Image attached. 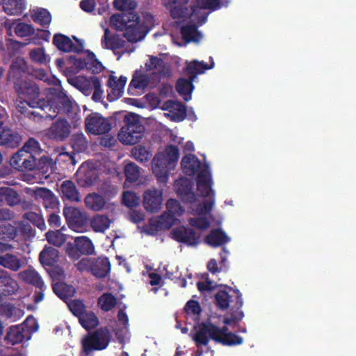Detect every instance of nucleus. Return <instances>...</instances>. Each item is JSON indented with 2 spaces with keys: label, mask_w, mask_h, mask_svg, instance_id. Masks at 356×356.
I'll list each match as a JSON object with an SVG mask.
<instances>
[{
  "label": "nucleus",
  "mask_w": 356,
  "mask_h": 356,
  "mask_svg": "<svg viewBox=\"0 0 356 356\" xmlns=\"http://www.w3.org/2000/svg\"><path fill=\"white\" fill-rule=\"evenodd\" d=\"M228 289L236 294V300L231 308L230 316L224 318L225 325L222 327L216 325L209 320L200 323L197 332L193 337V340L197 346H207L210 339L227 346L241 345L243 342V339L241 337L229 332L227 326L232 322L241 321L244 317V314L241 310L243 304L242 294L238 289H233L230 286Z\"/></svg>",
  "instance_id": "1"
},
{
  "label": "nucleus",
  "mask_w": 356,
  "mask_h": 356,
  "mask_svg": "<svg viewBox=\"0 0 356 356\" xmlns=\"http://www.w3.org/2000/svg\"><path fill=\"white\" fill-rule=\"evenodd\" d=\"M113 6L124 12L117 19L124 29V37L132 43L143 39L148 30L139 15L132 10L136 7V2L134 0H114Z\"/></svg>",
  "instance_id": "2"
},
{
  "label": "nucleus",
  "mask_w": 356,
  "mask_h": 356,
  "mask_svg": "<svg viewBox=\"0 0 356 356\" xmlns=\"http://www.w3.org/2000/svg\"><path fill=\"white\" fill-rule=\"evenodd\" d=\"M179 149L176 145L166 146L164 152L157 153L152 161V169L161 186H165L169 173L174 170L179 159Z\"/></svg>",
  "instance_id": "3"
},
{
  "label": "nucleus",
  "mask_w": 356,
  "mask_h": 356,
  "mask_svg": "<svg viewBox=\"0 0 356 356\" xmlns=\"http://www.w3.org/2000/svg\"><path fill=\"white\" fill-rule=\"evenodd\" d=\"M14 88L19 97L23 99V102H29L32 109L39 108L44 111L47 106V100L40 98V88L35 83L17 79L14 81Z\"/></svg>",
  "instance_id": "4"
},
{
  "label": "nucleus",
  "mask_w": 356,
  "mask_h": 356,
  "mask_svg": "<svg viewBox=\"0 0 356 356\" xmlns=\"http://www.w3.org/2000/svg\"><path fill=\"white\" fill-rule=\"evenodd\" d=\"M124 125L119 134V140L126 145H134L140 142L143 136L145 128L138 115L129 113L124 118Z\"/></svg>",
  "instance_id": "5"
},
{
  "label": "nucleus",
  "mask_w": 356,
  "mask_h": 356,
  "mask_svg": "<svg viewBox=\"0 0 356 356\" xmlns=\"http://www.w3.org/2000/svg\"><path fill=\"white\" fill-rule=\"evenodd\" d=\"M111 333L107 327H100L89 333L81 341L82 349L86 354L94 350H102L108 346Z\"/></svg>",
  "instance_id": "6"
},
{
  "label": "nucleus",
  "mask_w": 356,
  "mask_h": 356,
  "mask_svg": "<svg viewBox=\"0 0 356 356\" xmlns=\"http://www.w3.org/2000/svg\"><path fill=\"white\" fill-rule=\"evenodd\" d=\"M66 254L73 261H76L83 255H91L95 252L92 241L86 236H78L73 241H68L65 247Z\"/></svg>",
  "instance_id": "7"
},
{
  "label": "nucleus",
  "mask_w": 356,
  "mask_h": 356,
  "mask_svg": "<svg viewBox=\"0 0 356 356\" xmlns=\"http://www.w3.org/2000/svg\"><path fill=\"white\" fill-rule=\"evenodd\" d=\"M47 106L43 111L45 118L53 120L58 115H69L72 112V102L64 93L55 95L51 101H47Z\"/></svg>",
  "instance_id": "8"
},
{
  "label": "nucleus",
  "mask_w": 356,
  "mask_h": 356,
  "mask_svg": "<svg viewBox=\"0 0 356 356\" xmlns=\"http://www.w3.org/2000/svg\"><path fill=\"white\" fill-rule=\"evenodd\" d=\"M86 130L95 135H101L108 133L111 125L108 120L98 113H92L85 120Z\"/></svg>",
  "instance_id": "9"
},
{
  "label": "nucleus",
  "mask_w": 356,
  "mask_h": 356,
  "mask_svg": "<svg viewBox=\"0 0 356 356\" xmlns=\"http://www.w3.org/2000/svg\"><path fill=\"white\" fill-rule=\"evenodd\" d=\"M171 235L172 239L188 246H196L200 243L201 234L183 225L173 229Z\"/></svg>",
  "instance_id": "10"
},
{
  "label": "nucleus",
  "mask_w": 356,
  "mask_h": 356,
  "mask_svg": "<svg viewBox=\"0 0 356 356\" xmlns=\"http://www.w3.org/2000/svg\"><path fill=\"white\" fill-rule=\"evenodd\" d=\"M73 38L78 42L74 44L72 40L66 35L62 33H56L52 40L53 44L57 47V49L63 52H74L76 54H80L83 50V44L76 37Z\"/></svg>",
  "instance_id": "11"
},
{
  "label": "nucleus",
  "mask_w": 356,
  "mask_h": 356,
  "mask_svg": "<svg viewBox=\"0 0 356 356\" xmlns=\"http://www.w3.org/2000/svg\"><path fill=\"white\" fill-rule=\"evenodd\" d=\"M63 215L69 227L74 230L84 227L88 222L86 214L76 207H65Z\"/></svg>",
  "instance_id": "12"
},
{
  "label": "nucleus",
  "mask_w": 356,
  "mask_h": 356,
  "mask_svg": "<svg viewBox=\"0 0 356 356\" xmlns=\"http://www.w3.org/2000/svg\"><path fill=\"white\" fill-rule=\"evenodd\" d=\"M163 202V190L152 188L143 193V207L147 212L155 213L160 210Z\"/></svg>",
  "instance_id": "13"
},
{
  "label": "nucleus",
  "mask_w": 356,
  "mask_h": 356,
  "mask_svg": "<svg viewBox=\"0 0 356 356\" xmlns=\"http://www.w3.org/2000/svg\"><path fill=\"white\" fill-rule=\"evenodd\" d=\"M193 181L182 177L175 182V190L178 197L186 203L193 204L196 202V195L193 191Z\"/></svg>",
  "instance_id": "14"
},
{
  "label": "nucleus",
  "mask_w": 356,
  "mask_h": 356,
  "mask_svg": "<svg viewBox=\"0 0 356 356\" xmlns=\"http://www.w3.org/2000/svg\"><path fill=\"white\" fill-rule=\"evenodd\" d=\"M70 124L65 119L59 118L48 129L47 135L56 141H63L70 134Z\"/></svg>",
  "instance_id": "15"
},
{
  "label": "nucleus",
  "mask_w": 356,
  "mask_h": 356,
  "mask_svg": "<svg viewBox=\"0 0 356 356\" xmlns=\"http://www.w3.org/2000/svg\"><path fill=\"white\" fill-rule=\"evenodd\" d=\"M33 196L36 201L42 204L47 209H57L59 202L57 197L49 189L43 187H38L33 191Z\"/></svg>",
  "instance_id": "16"
},
{
  "label": "nucleus",
  "mask_w": 356,
  "mask_h": 356,
  "mask_svg": "<svg viewBox=\"0 0 356 356\" xmlns=\"http://www.w3.org/2000/svg\"><path fill=\"white\" fill-rule=\"evenodd\" d=\"M126 76H120L118 79L114 75L111 74L107 81V99L109 102H114L120 98L124 92V88L127 83Z\"/></svg>",
  "instance_id": "17"
},
{
  "label": "nucleus",
  "mask_w": 356,
  "mask_h": 356,
  "mask_svg": "<svg viewBox=\"0 0 356 356\" xmlns=\"http://www.w3.org/2000/svg\"><path fill=\"white\" fill-rule=\"evenodd\" d=\"M204 169L197 177V188L200 195L204 197L214 195V191L211 188L213 181L211 175L209 170V165H204Z\"/></svg>",
  "instance_id": "18"
},
{
  "label": "nucleus",
  "mask_w": 356,
  "mask_h": 356,
  "mask_svg": "<svg viewBox=\"0 0 356 356\" xmlns=\"http://www.w3.org/2000/svg\"><path fill=\"white\" fill-rule=\"evenodd\" d=\"M19 288L17 282L7 271L0 268V297L14 295Z\"/></svg>",
  "instance_id": "19"
},
{
  "label": "nucleus",
  "mask_w": 356,
  "mask_h": 356,
  "mask_svg": "<svg viewBox=\"0 0 356 356\" xmlns=\"http://www.w3.org/2000/svg\"><path fill=\"white\" fill-rule=\"evenodd\" d=\"M21 140V136L17 132L3 126V122L0 121V145L14 148L19 145Z\"/></svg>",
  "instance_id": "20"
},
{
  "label": "nucleus",
  "mask_w": 356,
  "mask_h": 356,
  "mask_svg": "<svg viewBox=\"0 0 356 356\" xmlns=\"http://www.w3.org/2000/svg\"><path fill=\"white\" fill-rule=\"evenodd\" d=\"M163 109L168 111L171 120L181 122L186 116V108L180 102L169 100L164 103Z\"/></svg>",
  "instance_id": "21"
},
{
  "label": "nucleus",
  "mask_w": 356,
  "mask_h": 356,
  "mask_svg": "<svg viewBox=\"0 0 356 356\" xmlns=\"http://www.w3.org/2000/svg\"><path fill=\"white\" fill-rule=\"evenodd\" d=\"M31 108H32L30 106L29 102L17 100L16 109L22 117L33 122H40L42 119L45 118V113L44 111H36Z\"/></svg>",
  "instance_id": "22"
},
{
  "label": "nucleus",
  "mask_w": 356,
  "mask_h": 356,
  "mask_svg": "<svg viewBox=\"0 0 356 356\" xmlns=\"http://www.w3.org/2000/svg\"><path fill=\"white\" fill-rule=\"evenodd\" d=\"M60 196L63 200L79 202L81 200L80 193L75 184L71 180L63 181L60 186Z\"/></svg>",
  "instance_id": "23"
},
{
  "label": "nucleus",
  "mask_w": 356,
  "mask_h": 356,
  "mask_svg": "<svg viewBox=\"0 0 356 356\" xmlns=\"http://www.w3.org/2000/svg\"><path fill=\"white\" fill-rule=\"evenodd\" d=\"M210 58L212 59L211 57ZM213 67L214 62L213 60H211L210 65L205 64L203 61L194 60L187 63L184 72L188 75V78L195 81L198 74H203L207 70L212 69Z\"/></svg>",
  "instance_id": "24"
},
{
  "label": "nucleus",
  "mask_w": 356,
  "mask_h": 356,
  "mask_svg": "<svg viewBox=\"0 0 356 356\" xmlns=\"http://www.w3.org/2000/svg\"><path fill=\"white\" fill-rule=\"evenodd\" d=\"M111 264L108 257L92 259L91 273L96 277L104 278L110 273Z\"/></svg>",
  "instance_id": "25"
},
{
  "label": "nucleus",
  "mask_w": 356,
  "mask_h": 356,
  "mask_svg": "<svg viewBox=\"0 0 356 356\" xmlns=\"http://www.w3.org/2000/svg\"><path fill=\"white\" fill-rule=\"evenodd\" d=\"M39 260L45 268L54 266L59 261V251L51 246H45L39 254Z\"/></svg>",
  "instance_id": "26"
},
{
  "label": "nucleus",
  "mask_w": 356,
  "mask_h": 356,
  "mask_svg": "<svg viewBox=\"0 0 356 356\" xmlns=\"http://www.w3.org/2000/svg\"><path fill=\"white\" fill-rule=\"evenodd\" d=\"M92 76L87 78L83 76H77L67 79L68 83L79 90L83 95L89 96L92 92L93 84Z\"/></svg>",
  "instance_id": "27"
},
{
  "label": "nucleus",
  "mask_w": 356,
  "mask_h": 356,
  "mask_svg": "<svg viewBox=\"0 0 356 356\" xmlns=\"http://www.w3.org/2000/svg\"><path fill=\"white\" fill-rule=\"evenodd\" d=\"M181 165L185 175L193 176L199 171L201 163L195 155L188 154L183 157Z\"/></svg>",
  "instance_id": "28"
},
{
  "label": "nucleus",
  "mask_w": 356,
  "mask_h": 356,
  "mask_svg": "<svg viewBox=\"0 0 356 356\" xmlns=\"http://www.w3.org/2000/svg\"><path fill=\"white\" fill-rule=\"evenodd\" d=\"M229 236L221 229H212L205 237V243L216 248L223 245L229 241Z\"/></svg>",
  "instance_id": "29"
},
{
  "label": "nucleus",
  "mask_w": 356,
  "mask_h": 356,
  "mask_svg": "<svg viewBox=\"0 0 356 356\" xmlns=\"http://www.w3.org/2000/svg\"><path fill=\"white\" fill-rule=\"evenodd\" d=\"M109 33L108 29H106L102 39V45L104 48L116 50L124 47L125 41L119 35L115 34L109 37Z\"/></svg>",
  "instance_id": "30"
},
{
  "label": "nucleus",
  "mask_w": 356,
  "mask_h": 356,
  "mask_svg": "<svg viewBox=\"0 0 356 356\" xmlns=\"http://www.w3.org/2000/svg\"><path fill=\"white\" fill-rule=\"evenodd\" d=\"M145 67L147 71L157 70L161 76H167L170 74L169 66L162 58L154 56H149V60L145 63Z\"/></svg>",
  "instance_id": "31"
},
{
  "label": "nucleus",
  "mask_w": 356,
  "mask_h": 356,
  "mask_svg": "<svg viewBox=\"0 0 356 356\" xmlns=\"http://www.w3.org/2000/svg\"><path fill=\"white\" fill-rule=\"evenodd\" d=\"M5 13L10 15H21L26 8L24 0H0Z\"/></svg>",
  "instance_id": "32"
},
{
  "label": "nucleus",
  "mask_w": 356,
  "mask_h": 356,
  "mask_svg": "<svg viewBox=\"0 0 356 356\" xmlns=\"http://www.w3.org/2000/svg\"><path fill=\"white\" fill-rule=\"evenodd\" d=\"M194 80L188 78H180L176 83L177 92L183 97L184 101L188 102L191 99V93L194 89L193 82Z\"/></svg>",
  "instance_id": "33"
},
{
  "label": "nucleus",
  "mask_w": 356,
  "mask_h": 356,
  "mask_svg": "<svg viewBox=\"0 0 356 356\" xmlns=\"http://www.w3.org/2000/svg\"><path fill=\"white\" fill-rule=\"evenodd\" d=\"M20 276L26 283L30 284L38 289L44 288V283L42 277L34 269H26L20 273Z\"/></svg>",
  "instance_id": "34"
},
{
  "label": "nucleus",
  "mask_w": 356,
  "mask_h": 356,
  "mask_svg": "<svg viewBox=\"0 0 356 356\" xmlns=\"http://www.w3.org/2000/svg\"><path fill=\"white\" fill-rule=\"evenodd\" d=\"M84 202L88 209L98 211L104 207L106 200L102 195L97 193H92L86 196Z\"/></svg>",
  "instance_id": "35"
},
{
  "label": "nucleus",
  "mask_w": 356,
  "mask_h": 356,
  "mask_svg": "<svg viewBox=\"0 0 356 356\" xmlns=\"http://www.w3.org/2000/svg\"><path fill=\"white\" fill-rule=\"evenodd\" d=\"M149 83V76L140 70H136L129 85L128 92L131 93L132 89L143 90L147 88Z\"/></svg>",
  "instance_id": "36"
},
{
  "label": "nucleus",
  "mask_w": 356,
  "mask_h": 356,
  "mask_svg": "<svg viewBox=\"0 0 356 356\" xmlns=\"http://www.w3.org/2000/svg\"><path fill=\"white\" fill-rule=\"evenodd\" d=\"M54 293L61 300H66L72 297L75 289L71 286L63 282H57L52 284Z\"/></svg>",
  "instance_id": "37"
},
{
  "label": "nucleus",
  "mask_w": 356,
  "mask_h": 356,
  "mask_svg": "<svg viewBox=\"0 0 356 356\" xmlns=\"http://www.w3.org/2000/svg\"><path fill=\"white\" fill-rule=\"evenodd\" d=\"M0 265L12 271H17L22 267V260L16 255L6 253L0 256Z\"/></svg>",
  "instance_id": "38"
},
{
  "label": "nucleus",
  "mask_w": 356,
  "mask_h": 356,
  "mask_svg": "<svg viewBox=\"0 0 356 356\" xmlns=\"http://www.w3.org/2000/svg\"><path fill=\"white\" fill-rule=\"evenodd\" d=\"M181 34L183 39L187 42H198L202 38V35L195 24L183 26L181 28Z\"/></svg>",
  "instance_id": "39"
},
{
  "label": "nucleus",
  "mask_w": 356,
  "mask_h": 356,
  "mask_svg": "<svg viewBox=\"0 0 356 356\" xmlns=\"http://www.w3.org/2000/svg\"><path fill=\"white\" fill-rule=\"evenodd\" d=\"M0 196L10 207H15L20 203V195L15 189L10 187L0 188Z\"/></svg>",
  "instance_id": "40"
},
{
  "label": "nucleus",
  "mask_w": 356,
  "mask_h": 356,
  "mask_svg": "<svg viewBox=\"0 0 356 356\" xmlns=\"http://www.w3.org/2000/svg\"><path fill=\"white\" fill-rule=\"evenodd\" d=\"M163 2L165 7L170 10L173 19H181L185 16L187 8L177 5L178 0H163Z\"/></svg>",
  "instance_id": "41"
},
{
  "label": "nucleus",
  "mask_w": 356,
  "mask_h": 356,
  "mask_svg": "<svg viewBox=\"0 0 356 356\" xmlns=\"http://www.w3.org/2000/svg\"><path fill=\"white\" fill-rule=\"evenodd\" d=\"M81 326L87 330L95 328L99 324L96 314L92 311L86 310L79 318Z\"/></svg>",
  "instance_id": "42"
},
{
  "label": "nucleus",
  "mask_w": 356,
  "mask_h": 356,
  "mask_svg": "<svg viewBox=\"0 0 356 356\" xmlns=\"http://www.w3.org/2000/svg\"><path fill=\"white\" fill-rule=\"evenodd\" d=\"M26 70V62L22 58H16L13 60L10 66V70L8 72L9 78H13L17 80V79H21L22 76V74L25 72Z\"/></svg>",
  "instance_id": "43"
},
{
  "label": "nucleus",
  "mask_w": 356,
  "mask_h": 356,
  "mask_svg": "<svg viewBox=\"0 0 356 356\" xmlns=\"http://www.w3.org/2000/svg\"><path fill=\"white\" fill-rule=\"evenodd\" d=\"M111 225V220L106 216L96 215L90 222L92 229L96 232H104L108 229Z\"/></svg>",
  "instance_id": "44"
},
{
  "label": "nucleus",
  "mask_w": 356,
  "mask_h": 356,
  "mask_svg": "<svg viewBox=\"0 0 356 356\" xmlns=\"http://www.w3.org/2000/svg\"><path fill=\"white\" fill-rule=\"evenodd\" d=\"M117 298L111 293H104L97 299V305L104 312H109L115 307Z\"/></svg>",
  "instance_id": "45"
},
{
  "label": "nucleus",
  "mask_w": 356,
  "mask_h": 356,
  "mask_svg": "<svg viewBox=\"0 0 356 356\" xmlns=\"http://www.w3.org/2000/svg\"><path fill=\"white\" fill-rule=\"evenodd\" d=\"M34 22L42 25L44 27H48L51 21L50 13L45 8H39L31 16Z\"/></svg>",
  "instance_id": "46"
},
{
  "label": "nucleus",
  "mask_w": 356,
  "mask_h": 356,
  "mask_svg": "<svg viewBox=\"0 0 356 356\" xmlns=\"http://www.w3.org/2000/svg\"><path fill=\"white\" fill-rule=\"evenodd\" d=\"M24 336L17 326H12L8 330L5 337L7 343L15 345L23 341Z\"/></svg>",
  "instance_id": "47"
},
{
  "label": "nucleus",
  "mask_w": 356,
  "mask_h": 356,
  "mask_svg": "<svg viewBox=\"0 0 356 356\" xmlns=\"http://www.w3.org/2000/svg\"><path fill=\"white\" fill-rule=\"evenodd\" d=\"M231 302V296L225 290H220L215 295L216 305L220 310L227 309Z\"/></svg>",
  "instance_id": "48"
},
{
  "label": "nucleus",
  "mask_w": 356,
  "mask_h": 356,
  "mask_svg": "<svg viewBox=\"0 0 356 356\" xmlns=\"http://www.w3.org/2000/svg\"><path fill=\"white\" fill-rule=\"evenodd\" d=\"M54 162L48 156H41L36 165V168L43 175L47 177V174L51 173Z\"/></svg>",
  "instance_id": "49"
},
{
  "label": "nucleus",
  "mask_w": 356,
  "mask_h": 356,
  "mask_svg": "<svg viewBox=\"0 0 356 356\" xmlns=\"http://www.w3.org/2000/svg\"><path fill=\"white\" fill-rule=\"evenodd\" d=\"M87 54V70L96 74L102 72L104 68L102 63L96 58L95 54L90 50L86 51Z\"/></svg>",
  "instance_id": "50"
},
{
  "label": "nucleus",
  "mask_w": 356,
  "mask_h": 356,
  "mask_svg": "<svg viewBox=\"0 0 356 356\" xmlns=\"http://www.w3.org/2000/svg\"><path fill=\"white\" fill-rule=\"evenodd\" d=\"M46 238L49 243L56 247L62 246L66 241L65 234L61 233L59 230L49 231L46 234Z\"/></svg>",
  "instance_id": "51"
},
{
  "label": "nucleus",
  "mask_w": 356,
  "mask_h": 356,
  "mask_svg": "<svg viewBox=\"0 0 356 356\" xmlns=\"http://www.w3.org/2000/svg\"><path fill=\"white\" fill-rule=\"evenodd\" d=\"M131 154L134 158L140 163H146L151 157L150 152L142 145L135 147L132 149Z\"/></svg>",
  "instance_id": "52"
},
{
  "label": "nucleus",
  "mask_w": 356,
  "mask_h": 356,
  "mask_svg": "<svg viewBox=\"0 0 356 356\" xmlns=\"http://www.w3.org/2000/svg\"><path fill=\"white\" fill-rule=\"evenodd\" d=\"M126 180L133 183L138 180L140 176L139 167L134 163H129L124 167Z\"/></svg>",
  "instance_id": "53"
},
{
  "label": "nucleus",
  "mask_w": 356,
  "mask_h": 356,
  "mask_svg": "<svg viewBox=\"0 0 356 356\" xmlns=\"http://www.w3.org/2000/svg\"><path fill=\"white\" fill-rule=\"evenodd\" d=\"M177 220V217L168 212H164L157 220V227L160 229H170Z\"/></svg>",
  "instance_id": "54"
},
{
  "label": "nucleus",
  "mask_w": 356,
  "mask_h": 356,
  "mask_svg": "<svg viewBox=\"0 0 356 356\" xmlns=\"http://www.w3.org/2000/svg\"><path fill=\"white\" fill-rule=\"evenodd\" d=\"M17 236V229L15 226L7 224H0V238L13 240Z\"/></svg>",
  "instance_id": "55"
},
{
  "label": "nucleus",
  "mask_w": 356,
  "mask_h": 356,
  "mask_svg": "<svg viewBox=\"0 0 356 356\" xmlns=\"http://www.w3.org/2000/svg\"><path fill=\"white\" fill-rule=\"evenodd\" d=\"M67 306L71 312L76 316L78 319L87 310L86 305L81 300H72L67 304Z\"/></svg>",
  "instance_id": "56"
},
{
  "label": "nucleus",
  "mask_w": 356,
  "mask_h": 356,
  "mask_svg": "<svg viewBox=\"0 0 356 356\" xmlns=\"http://www.w3.org/2000/svg\"><path fill=\"white\" fill-rule=\"evenodd\" d=\"M23 218L29 220L41 230L44 229L46 227L43 218L37 213L32 211L26 212L24 214Z\"/></svg>",
  "instance_id": "57"
},
{
  "label": "nucleus",
  "mask_w": 356,
  "mask_h": 356,
  "mask_svg": "<svg viewBox=\"0 0 356 356\" xmlns=\"http://www.w3.org/2000/svg\"><path fill=\"white\" fill-rule=\"evenodd\" d=\"M24 150L29 154H32L33 156H36L41 153V148L40 143L38 140L34 139L33 138H29L22 147Z\"/></svg>",
  "instance_id": "58"
},
{
  "label": "nucleus",
  "mask_w": 356,
  "mask_h": 356,
  "mask_svg": "<svg viewBox=\"0 0 356 356\" xmlns=\"http://www.w3.org/2000/svg\"><path fill=\"white\" fill-rule=\"evenodd\" d=\"M122 201L126 207L134 208L139 205L140 199L136 193L127 191L123 193Z\"/></svg>",
  "instance_id": "59"
},
{
  "label": "nucleus",
  "mask_w": 356,
  "mask_h": 356,
  "mask_svg": "<svg viewBox=\"0 0 356 356\" xmlns=\"http://www.w3.org/2000/svg\"><path fill=\"white\" fill-rule=\"evenodd\" d=\"M15 33L18 37L24 38L33 35L35 29L31 24L20 22L15 26Z\"/></svg>",
  "instance_id": "60"
},
{
  "label": "nucleus",
  "mask_w": 356,
  "mask_h": 356,
  "mask_svg": "<svg viewBox=\"0 0 356 356\" xmlns=\"http://www.w3.org/2000/svg\"><path fill=\"white\" fill-rule=\"evenodd\" d=\"M167 212L171 213L175 217L181 216L184 211V209L181 206L179 201L175 199H169L166 202Z\"/></svg>",
  "instance_id": "61"
},
{
  "label": "nucleus",
  "mask_w": 356,
  "mask_h": 356,
  "mask_svg": "<svg viewBox=\"0 0 356 356\" xmlns=\"http://www.w3.org/2000/svg\"><path fill=\"white\" fill-rule=\"evenodd\" d=\"M197 5L192 8L193 13L196 11V8L210 9L215 10L220 8L219 0H196Z\"/></svg>",
  "instance_id": "62"
},
{
  "label": "nucleus",
  "mask_w": 356,
  "mask_h": 356,
  "mask_svg": "<svg viewBox=\"0 0 356 356\" xmlns=\"http://www.w3.org/2000/svg\"><path fill=\"white\" fill-rule=\"evenodd\" d=\"M25 159L22 161V163H20V167L19 168L18 170L24 172V171H32L36 168L37 165V158L35 156H33L32 154H26L24 156Z\"/></svg>",
  "instance_id": "63"
},
{
  "label": "nucleus",
  "mask_w": 356,
  "mask_h": 356,
  "mask_svg": "<svg viewBox=\"0 0 356 356\" xmlns=\"http://www.w3.org/2000/svg\"><path fill=\"white\" fill-rule=\"evenodd\" d=\"M72 146L78 152H82L87 149L88 142L83 134H75L72 138Z\"/></svg>",
  "instance_id": "64"
}]
</instances>
